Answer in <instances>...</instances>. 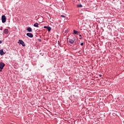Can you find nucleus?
<instances>
[{
	"mask_svg": "<svg viewBox=\"0 0 124 124\" xmlns=\"http://www.w3.org/2000/svg\"><path fill=\"white\" fill-rule=\"evenodd\" d=\"M44 29H47L48 30V31H51V27L49 26H44Z\"/></svg>",
	"mask_w": 124,
	"mask_h": 124,
	"instance_id": "obj_6",
	"label": "nucleus"
},
{
	"mask_svg": "<svg viewBox=\"0 0 124 124\" xmlns=\"http://www.w3.org/2000/svg\"><path fill=\"white\" fill-rule=\"evenodd\" d=\"M77 7H83V5L82 4H78Z\"/></svg>",
	"mask_w": 124,
	"mask_h": 124,
	"instance_id": "obj_12",
	"label": "nucleus"
},
{
	"mask_svg": "<svg viewBox=\"0 0 124 124\" xmlns=\"http://www.w3.org/2000/svg\"><path fill=\"white\" fill-rule=\"evenodd\" d=\"M73 32H74V34H77V33H78V31L75 30H74Z\"/></svg>",
	"mask_w": 124,
	"mask_h": 124,
	"instance_id": "obj_11",
	"label": "nucleus"
},
{
	"mask_svg": "<svg viewBox=\"0 0 124 124\" xmlns=\"http://www.w3.org/2000/svg\"><path fill=\"white\" fill-rule=\"evenodd\" d=\"M77 35H80V32H78V33H77Z\"/></svg>",
	"mask_w": 124,
	"mask_h": 124,
	"instance_id": "obj_14",
	"label": "nucleus"
},
{
	"mask_svg": "<svg viewBox=\"0 0 124 124\" xmlns=\"http://www.w3.org/2000/svg\"><path fill=\"white\" fill-rule=\"evenodd\" d=\"M5 66V64L2 62H0V69H3V68Z\"/></svg>",
	"mask_w": 124,
	"mask_h": 124,
	"instance_id": "obj_4",
	"label": "nucleus"
},
{
	"mask_svg": "<svg viewBox=\"0 0 124 124\" xmlns=\"http://www.w3.org/2000/svg\"><path fill=\"white\" fill-rule=\"evenodd\" d=\"M79 39L80 40H81V39H82L83 38L82 37V35H81V34H79Z\"/></svg>",
	"mask_w": 124,
	"mask_h": 124,
	"instance_id": "obj_13",
	"label": "nucleus"
},
{
	"mask_svg": "<svg viewBox=\"0 0 124 124\" xmlns=\"http://www.w3.org/2000/svg\"><path fill=\"white\" fill-rule=\"evenodd\" d=\"M99 77H102V75H99Z\"/></svg>",
	"mask_w": 124,
	"mask_h": 124,
	"instance_id": "obj_20",
	"label": "nucleus"
},
{
	"mask_svg": "<svg viewBox=\"0 0 124 124\" xmlns=\"http://www.w3.org/2000/svg\"><path fill=\"white\" fill-rule=\"evenodd\" d=\"M81 52V50L78 51V53H80Z\"/></svg>",
	"mask_w": 124,
	"mask_h": 124,
	"instance_id": "obj_23",
	"label": "nucleus"
},
{
	"mask_svg": "<svg viewBox=\"0 0 124 124\" xmlns=\"http://www.w3.org/2000/svg\"><path fill=\"white\" fill-rule=\"evenodd\" d=\"M1 43H2V41H0V44H1Z\"/></svg>",
	"mask_w": 124,
	"mask_h": 124,
	"instance_id": "obj_21",
	"label": "nucleus"
},
{
	"mask_svg": "<svg viewBox=\"0 0 124 124\" xmlns=\"http://www.w3.org/2000/svg\"><path fill=\"white\" fill-rule=\"evenodd\" d=\"M2 69H0V72H1V71H2Z\"/></svg>",
	"mask_w": 124,
	"mask_h": 124,
	"instance_id": "obj_22",
	"label": "nucleus"
},
{
	"mask_svg": "<svg viewBox=\"0 0 124 124\" xmlns=\"http://www.w3.org/2000/svg\"><path fill=\"white\" fill-rule=\"evenodd\" d=\"M8 32H9V31L8 30V29H5L4 30V33H5V34H8Z\"/></svg>",
	"mask_w": 124,
	"mask_h": 124,
	"instance_id": "obj_8",
	"label": "nucleus"
},
{
	"mask_svg": "<svg viewBox=\"0 0 124 124\" xmlns=\"http://www.w3.org/2000/svg\"><path fill=\"white\" fill-rule=\"evenodd\" d=\"M39 24L38 23H36L34 24L33 26L35 27V28H38V25Z\"/></svg>",
	"mask_w": 124,
	"mask_h": 124,
	"instance_id": "obj_10",
	"label": "nucleus"
},
{
	"mask_svg": "<svg viewBox=\"0 0 124 124\" xmlns=\"http://www.w3.org/2000/svg\"><path fill=\"white\" fill-rule=\"evenodd\" d=\"M58 44L59 46H61V44H60V41H58Z\"/></svg>",
	"mask_w": 124,
	"mask_h": 124,
	"instance_id": "obj_19",
	"label": "nucleus"
},
{
	"mask_svg": "<svg viewBox=\"0 0 124 124\" xmlns=\"http://www.w3.org/2000/svg\"><path fill=\"white\" fill-rule=\"evenodd\" d=\"M18 41L19 42H18V43H19V44H21L23 46V47L26 46V44H25V42H24L23 40H19Z\"/></svg>",
	"mask_w": 124,
	"mask_h": 124,
	"instance_id": "obj_2",
	"label": "nucleus"
},
{
	"mask_svg": "<svg viewBox=\"0 0 124 124\" xmlns=\"http://www.w3.org/2000/svg\"><path fill=\"white\" fill-rule=\"evenodd\" d=\"M61 17H63V18H65V16L63 15H61Z\"/></svg>",
	"mask_w": 124,
	"mask_h": 124,
	"instance_id": "obj_16",
	"label": "nucleus"
},
{
	"mask_svg": "<svg viewBox=\"0 0 124 124\" xmlns=\"http://www.w3.org/2000/svg\"><path fill=\"white\" fill-rule=\"evenodd\" d=\"M0 31H2V27H1L0 28Z\"/></svg>",
	"mask_w": 124,
	"mask_h": 124,
	"instance_id": "obj_17",
	"label": "nucleus"
},
{
	"mask_svg": "<svg viewBox=\"0 0 124 124\" xmlns=\"http://www.w3.org/2000/svg\"><path fill=\"white\" fill-rule=\"evenodd\" d=\"M38 41H39L40 42H41V40L40 39H39Z\"/></svg>",
	"mask_w": 124,
	"mask_h": 124,
	"instance_id": "obj_18",
	"label": "nucleus"
},
{
	"mask_svg": "<svg viewBox=\"0 0 124 124\" xmlns=\"http://www.w3.org/2000/svg\"><path fill=\"white\" fill-rule=\"evenodd\" d=\"M81 46H83L84 45V43H81L80 44Z\"/></svg>",
	"mask_w": 124,
	"mask_h": 124,
	"instance_id": "obj_15",
	"label": "nucleus"
},
{
	"mask_svg": "<svg viewBox=\"0 0 124 124\" xmlns=\"http://www.w3.org/2000/svg\"><path fill=\"white\" fill-rule=\"evenodd\" d=\"M27 31L29 32H31L32 31V29H31V27H28L27 28Z\"/></svg>",
	"mask_w": 124,
	"mask_h": 124,
	"instance_id": "obj_7",
	"label": "nucleus"
},
{
	"mask_svg": "<svg viewBox=\"0 0 124 124\" xmlns=\"http://www.w3.org/2000/svg\"><path fill=\"white\" fill-rule=\"evenodd\" d=\"M67 41L70 43V44H73V43H75V38H73L72 39H69L68 40V38H67Z\"/></svg>",
	"mask_w": 124,
	"mask_h": 124,
	"instance_id": "obj_1",
	"label": "nucleus"
},
{
	"mask_svg": "<svg viewBox=\"0 0 124 124\" xmlns=\"http://www.w3.org/2000/svg\"><path fill=\"white\" fill-rule=\"evenodd\" d=\"M26 35L27 36L30 37V38H32V37H33V35L31 33H27Z\"/></svg>",
	"mask_w": 124,
	"mask_h": 124,
	"instance_id": "obj_5",
	"label": "nucleus"
},
{
	"mask_svg": "<svg viewBox=\"0 0 124 124\" xmlns=\"http://www.w3.org/2000/svg\"><path fill=\"white\" fill-rule=\"evenodd\" d=\"M4 54H5V53H4V52H3V49H1L0 50V55L1 56H2V55H4Z\"/></svg>",
	"mask_w": 124,
	"mask_h": 124,
	"instance_id": "obj_9",
	"label": "nucleus"
},
{
	"mask_svg": "<svg viewBox=\"0 0 124 124\" xmlns=\"http://www.w3.org/2000/svg\"><path fill=\"white\" fill-rule=\"evenodd\" d=\"M2 23H5L6 22V16H1Z\"/></svg>",
	"mask_w": 124,
	"mask_h": 124,
	"instance_id": "obj_3",
	"label": "nucleus"
}]
</instances>
